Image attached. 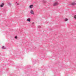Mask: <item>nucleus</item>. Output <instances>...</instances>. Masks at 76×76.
<instances>
[{
	"label": "nucleus",
	"mask_w": 76,
	"mask_h": 76,
	"mask_svg": "<svg viewBox=\"0 0 76 76\" xmlns=\"http://www.w3.org/2000/svg\"><path fill=\"white\" fill-rule=\"evenodd\" d=\"M58 4V2H55L54 3V4H53V6H57Z\"/></svg>",
	"instance_id": "1"
},
{
	"label": "nucleus",
	"mask_w": 76,
	"mask_h": 76,
	"mask_svg": "<svg viewBox=\"0 0 76 76\" xmlns=\"http://www.w3.org/2000/svg\"><path fill=\"white\" fill-rule=\"evenodd\" d=\"M30 13L31 14H32L33 15H34V11L32 10H31L30 11Z\"/></svg>",
	"instance_id": "2"
},
{
	"label": "nucleus",
	"mask_w": 76,
	"mask_h": 76,
	"mask_svg": "<svg viewBox=\"0 0 76 76\" xmlns=\"http://www.w3.org/2000/svg\"><path fill=\"white\" fill-rule=\"evenodd\" d=\"M27 21L29 22H31V19H30V18H28L27 20Z\"/></svg>",
	"instance_id": "3"
},
{
	"label": "nucleus",
	"mask_w": 76,
	"mask_h": 76,
	"mask_svg": "<svg viewBox=\"0 0 76 76\" xmlns=\"http://www.w3.org/2000/svg\"><path fill=\"white\" fill-rule=\"evenodd\" d=\"M4 3H2L1 5H0V7H3V6H4Z\"/></svg>",
	"instance_id": "4"
},
{
	"label": "nucleus",
	"mask_w": 76,
	"mask_h": 76,
	"mask_svg": "<svg viewBox=\"0 0 76 76\" xmlns=\"http://www.w3.org/2000/svg\"><path fill=\"white\" fill-rule=\"evenodd\" d=\"M72 5H76V3L75 2H74L71 4Z\"/></svg>",
	"instance_id": "5"
},
{
	"label": "nucleus",
	"mask_w": 76,
	"mask_h": 76,
	"mask_svg": "<svg viewBox=\"0 0 76 76\" xmlns=\"http://www.w3.org/2000/svg\"><path fill=\"white\" fill-rule=\"evenodd\" d=\"M29 8L31 9L33 7V5H31L29 6Z\"/></svg>",
	"instance_id": "6"
},
{
	"label": "nucleus",
	"mask_w": 76,
	"mask_h": 76,
	"mask_svg": "<svg viewBox=\"0 0 76 76\" xmlns=\"http://www.w3.org/2000/svg\"><path fill=\"white\" fill-rule=\"evenodd\" d=\"M68 20V19H67V18L65 19V21H67Z\"/></svg>",
	"instance_id": "7"
},
{
	"label": "nucleus",
	"mask_w": 76,
	"mask_h": 76,
	"mask_svg": "<svg viewBox=\"0 0 76 76\" xmlns=\"http://www.w3.org/2000/svg\"><path fill=\"white\" fill-rule=\"evenodd\" d=\"M2 49H3L4 48V47L2 46Z\"/></svg>",
	"instance_id": "8"
},
{
	"label": "nucleus",
	"mask_w": 76,
	"mask_h": 76,
	"mask_svg": "<svg viewBox=\"0 0 76 76\" xmlns=\"http://www.w3.org/2000/svg\"><path fill=\"white\" fill-rule=\"evenodd\" d=\"M15 38H16V39H17V36H15Z\"/></svg>",
	"instance_id": "9"
},
{
	"label": "nucleus",
	"mask_w": 76,
	"mask_h": 76,
	"mask_svg": "<svg viewBox=\"0 0 76 76\" xmlns=\"http://www.w3.org/2000/svg\"><path fill=\"white\" fill-rule=\"evenodd\" d=\"M18 5H19V4H17Z\"/></svg>",
	"instance_id": "10"
}]
</instances>
